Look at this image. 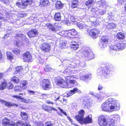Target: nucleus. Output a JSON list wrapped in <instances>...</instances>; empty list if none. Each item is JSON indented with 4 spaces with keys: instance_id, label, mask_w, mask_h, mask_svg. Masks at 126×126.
I'll list each match as a JSON object with an SVG mask.
<instances>
[{
    "instance_id": "nucleus-58",
    "label": "nucleus",
    "mask_w": 126,
    "mask_h": 126,
    "mask_svg": "<svg viewBox=\"0 0 126 126\" xmlns=\"http://www.w3.org/2000/svg\"><path fill=\"white\" fill-rule=\"evenodd\" d=\"M78 26L80 29H83L84 26V25L80 23L78 24Z\"/></svg>"
},
{
    "instance_id": "nucleus-28",
    "label": "nucleus",
    "mask_w": 126,
    "mask_h": 126,
    "mask_svg": "<svg viewBox=\"0 0 126 126\" xmlns=\"http://www.w3.org/2000/svg\"><path fill=\"white\" fill-rule=\"evenodd\" d=\"M41 4L44 6H48L50 2L48 0H42L40 2Z\"/></svg>"
},
{
    "instance_id": "nucleus-19",
    "label": "nucleus",
    "mask_w": 126,
    "mask_h": 126,
    "mask_svg": "<svg viewBox=\"0 0 126 126\" xmlns=\"http://www.w3.org/2000/svg\"><path fill=\"white\" fill-rule=\"evenodd\" d=\"M69 37L73 38V36L77 34V32L75 29H73L69 30Z\"/></svg>"
},
{
    "instance_id": "nucleus-56",
    "label": "nucleus",
    "mask_w": 126,
    "mask_h": 126,
    "mask_svg": "<svg viewBox=\"0 0 126 126\" xmlns=\"http://www.w3.org/2000/svg\"><path fill=\"white\" fill-rule=\"evenodd\" d=\"M51 69L48 66H47L45 68V71L47 72H49L50 71V70Z\"/></svg>"
},
{
    "instance_id": "nucleus-3",
    "label": "nucleus",
    "mask_w": 126,
    "mask_h": 126,
    "mask_svg": "<svg viewBox=\"0 0 126 126\" xmlns=\"http://www.w3.org/2000/svg\"><path fill=\"white\" fill-rule=\"evenodd\" d=\"M101 67L103 69H101V71L100 72L101 74L100 75H102L105 78H109L110 75V71L112 70L114 68L113 66L110 64L106 65L102 64Z\"/></svg>"
},
{
    "instance_id": "nucleus-7",
    "label": "nucleus",
    "mask_w": 126,
    "mask_h": 126,
    "mask_svg": "<svg viewBox=\"0 0 126 126\" xmlns=\"http://www.w3.org/2000/svg\"><path fill=\"white\" fill-rule=\"evenodd\" d=\"M42 86L44 89L49 90L51 88V82L49 80L44 79L42 83Z\"/></svg>"
},
{
    "instance_id": "nucleus-45",
    "label": "nucleus",
    "mask_w": 126,
    "mask_h": 126,
    "mask_svg": "<svg viewBox=\"0 0 126 126\" xmlns=\"http://www.w3.org/2000/svg\"><path fill=\"white\" fill-rule=\"evenodd\" d=\"M7 87L9 89H12L13 87V84L10 82H8L7 84Z\"/></svg>"
},
{
    "instance_id": "nucleus-29",
    "label": "nucleus",
    "mask_w": 126,
    "mask_h": 126,
    "mask_svg": "<svg viewBox=\"0 0 126 126\" xmlns=\"http://www.w3.org/2000/svg\"><path fill=\"white\" fill-rule=\"evenodd\" d=\"M21 101L30 104L34 102V101L31 99H25L22 98Z\"/></svg>"
},
{
    "instance_id": "nucleus-13",
    "label": "nucleus",
    "mask_w": 126,
    "mask_h": 126,
    "mask_svg": "<svg viewBox=\"0 0 126 126\" xmlns=\"http://www.w3.org/2000/svg\"><path fill=\"white\" fill-rule=\"evenodd\" d=\"M3 121L2 124L4 126H6L7 125L10 126H15L16 124L15 122L13 121H10V120L8 119H5L3 120Z\"/></svg>"
},
{
    "instance_id": "nucleus-27",
    "label": "nucleus",
    "mask_w": 126,
    "mask_h": 126,
    "mask_svg": "<svg viewBox=\"0 0 126 126\" xmlns=\"http://www.w3.org/2000/svg\"><path fill=\"white\" fill-rule=\"evenodd\" d=\"M94 2L93 0H89L85 3L86 5L89 8L93 6Z\"/></svg>"
},
{
    "instance_id": "nucleus-22",
    "label": "nucleus",
    "mask_w": 126,
    "mask_h": 126,
    "mask_svg": "<svg viewBox=\"0 0 126 126\" xmlns=\"http://www.w3.org/2000/svg\"><path fill=\"white\" fill-rule=\"evenodd\" d=\"M80 91L78 89L76 88H74L73 90H71L67 94V95L68 96H71L76 93L79 92Z\"/></svg>"
},
{
    "instance_id": "nucleus-47",
    "label": "nucleus",
    "mask_w": 126,
    "mask_h": 126,
    "mask_svg": "<svg viewBox=\"0 0 126 126\" xmlns=\"http://www.w3.org/2000/svg\"><path fill=\"white\" fill-rule=\"evenodd\" d=\"M15 90L16 91H19L20 92L21 91V89L20 86H16L14 88Z\"/></svg>"
},
{
    "instance_id": "nucleus-46",
    "label": "nucleus",
    "mask_w": 126,
    "mask_h": 126,
    "mask_svg": "<svg viewBox=\"0 0 126 126\" xmlns=\"http://www.w3.org/2000/svg\"><path fill=\"white\" fill-rule=\"evenodd\" d=\"M12 80L14 82L16 83L19 82V81L18 78L15 77H14L12 79Z\"/></svg>"
},
{
    "instance_id": "nucleus-2",
    "label": "nucleus",
    "mask_w": 126,
    "mask_h": 126,
    "mask_svg": "<svg viewBox=\"0 0 126 126\" xmlns=\"http://www.w3.org/2000/svg\"><path fill=\"white\" fill-rule=\"evenodd\" d=\"M75 61L74 62L71 61V59L69 58L63 60V62L64 63H66L68 65L66 66L72 68L70 70L69 69H65L63 72L64 73L69 74H73L75 73L77 71L79 70L78 68L79 67H77L78 65L75 63Z\"/></svg>"
},
{
    "instance_id": "nucleus-33",
    "label": "nucleus",
    "mask_w": 126,
    "mask_h": 126,
    "mask_svg": "<svg viewBox=\"0 0 126 126\" xmlns=\"http://www.w3.org/2000/svg\"><path fill=\"white\" fill-rule=\"evenodd\" d=\"M69 30H68L63 31L61 32V33H61L62 35L63 36H68L69 37Z\"/></svg>"
},
{
    "instance_id": "nucleus-62",
    "label": "nucleus",
    "mask_w": 126,
    "mask_h": 126,
    "mask_svg": "<svg viewBox=\"0 0 126 126\" xmlns=\"http://www.w3.org/2000/svg\"><path fill=\"white\" fill-rule=\"evenodd\" d=\"M60 96L59 95H55L54 97V100H59L60 99Z\"/></svg>"
},
{
    "instance_id": "nucleus-54",
    "label": "nucleus",
    "mask_w": 126,
    "mask_h": 126,
    "mask_svg": "<svg viewBox=\"0 0 126 126\" xmlns=\"http://www.w3.org/2000/svg\"><path fill=\"white\" fill-rule=\"evenodd\" d=\"M45 126H53V125L52 123L50 122H46L45 124Z\"/></svg>"
},
{
    "instance_id": "nucleus-42",
    "label": "nucleus",
    "mask_w": 126,
    "mask_h": 126,
    "mask_svg": "<svg viewBox=\"0 0 126 126\" xmlns=\"http://www.w3.org/2000/svg\"><path fill=\"white\" fill-rule=\"evenodd\" d=\"M13 53L16 54L18 55L20 53V50L17 48H14L12 50Z\"/></svg>"
},
{
    "instance_id": "nucleus-20",
    "label": "nucleus",
    "mask_w": 126,
    "mask_h": 126,
    "mask_svg": "<svg viewBox=\"0 0 126 126\" xmlns=\"http://www.w3.org/2000/svg\"><path fill=\"white\" fill-rule=\"evenodd\" d=\"M32 0H22V5L24 7H25L24 8H25L28 5H30L32 4Z\"/></svg>"
},
{
    "instance_id": "nucleus-10",
    "label": "nucleus",
    "mask_w": 126,
    "mask_h": 126,
    "mask_svg": "<svg viewBox=\"0 0 126 126\" xmlns=\"http://www.w3.org/2000/svg\"><path fill=\"white\" fill-rule=\"evenodd\" d=\"M23 59L24 61H32V56L30 53L28 52H26L23 54Z\"/></svg>"
},
{
    "instance_id": "nucleus-6",
    "label": "nucleus",
    "mask_w": 126,
    "mask_h": 126,
    "mask_svg": "<svg viewBox=\"0 0 126 126\" xmlns=\"http://www.w3.org/2000/svg\"><path fill=\"white\" fill-rule=\"evenodd\" d=\"M108 42V38L107 36H104L102 37L100 40V42L99 45L100 47L102 48L106 47Z\"/></svg>"
},
{
    "instance_id": "nucleus-26",
    "label": "nucleus",
    "mask_w": 126,
    "mask_h": 126,
    "mask_svg": "<svg viewBox=\"0 0 126 126\" xmlns=\"http://www.w3.org/2000/svg\"><path fill=\"white\" fill-rule=\"evenodd\" d=\"M55 20L57 21H60L61 19V14L59 12L56 13L54 17Z\"/></svg>"
},
{
    "instance_id": "nucleus-31",
    "label": "nucleus",
    "mask_w": 126,
    "mask_h": 126,
    "mask_svg": "<svg viewBox=\"0 0 126 126\" xmlns=\"http://www.w3.org/2000/svg\"><path fill=\"white\" fill-rule=\"evenodd\" d=\"M47 27L52 31L55 32H56V30L54 26L50 24H47Z\"/></svg>"
},
{
    "instance_id": "nucleus-57",
    "label": "nucleus",
    "mask_w": 126,
    "mask_h": 126,
    "mask_svg": "<svg viewBox=\"0 0 126 126\" xmlns=\"http://www.w3.org/2000/svg\"><path fill=\"white\" fill-rule=\"evenodd\" d=\"M0 0L6 4H8L9 2V0Z\"/></svg>"
},
{
    "instance_id": "nucleus-23",
    "label": "nucleus",
    "mask_w": 126,
    "mask_h": 126,
    "mask_svg": "<svg viewBox=\"0 0 126 126\" xmlns=\"http://www.w3.org/2000/svg\"><path fill=\"white\" fill-rule=\"evenodd\" d=\"M98 122L100 126H106L107 122L105 119H99Z\"/></svg>"
},
{
    "instance_id": "nucleus-9",
    "label": "nucleus",
    "mask_w": 126,
    "mask_h": 126,
    "mask_svg": "<svg viewBox=\"0 0 126 126\" xmlns=\"http://www.w3.org/2000/svg\"><path fill=\"white\" fill-rule=\"evenodd\" d=\"M82 106L84 108L86 109L90 107L91 103V100L89 98H85L82 101Z\"/></svg>"
},
{
    "instance_id": "nucleus-61",
    "label": "nucleus",
    "mask_w": 126,
    "mask_h": 126,
    "mask_svg": "<svg viewBox=\"0 0 126 126\" xmlns=\"http://www.w3.org/2000/svg\"><path fill=\"white\" fill-rule=\"evenodd\" d=\"M21 116L22 117H24L25 118L27 117V115L26 113L25 112H22L21 115Z\"/></svg>"
},
{
    "instance_id": "nucleus-14",
    "label": "nucleus",
    "mask_w": 126,
    "mask_h": 126,
    "mask_svg": "<svg viewBox=\"0 0 126 126\" xmlns=\"http://www.w3.org/2000/svg\"><path fill=\"white\" fill-rule=\"evenodd\" d=\"M84 114V111L83 110H81L79 111L78 114L76 115L75 118H83V117ZM92 115L90 114L88 115L85 118H92Z\"/></svg>"
},
{
    "instance_id": "nucleus-35",
    "label": "nucleus",
    "mask_w": 126,
    "mask_h": 126,
    "mask_svg": "<svg viewBox=\"0 0 126 126\" xmlns=\"http://www.w3.org/2000/svg\"><path fill=\"white\" fill-rule=\"evenodd\" d=\"M116 27V24L114 23L109 24L107 26V27L108 28L110 29H113L115 28Z\"/></svg>"
},
{
    "instance_id": "nucleus-50",
    "label": "nucleus",
    "mask_w": 126,
    "mask_h": 126,
    "mask_svg": "<svg viewBox=\"0 0 126 126\" xmlns=\"http://www.w3.org/2000/svg\"><path fill=\"white\" fill-rule=\"evenodd\" d=\"M89 58L90 59H93L94 58V54L92 52H90L89 54Z\"/></svg>"
},
{
    "instance_id": "nucleus-18",
    "label": "nucleus",
    "mask_w": 126,
    "mask_h": 126,
    "mask_svg": "<svg viewBox=\"0 0 126 126\" xmlns=\"http://www.w3.org/2000/svg\"><path fill=\"white\" fill-rule=\"evenodd\" d=\"M37 34V31L36 30L34 29L30 31L27 33V35L30 37H35Z\"/></svg>"
},
{
    "instance_id": "nucleus-40",
    "label": "nucleus",
    "mask_w": 126,
    "mask_h": 126,
    "mask_svg": "<svg viewBox=\"0 0 126 126\" xmlns=\"http://www.w3.org/2000/svg\"><path fill=\"white\" fill-rule=\"evenodd\" d=\"M120 22L124 24H126V17L122 16L120 20Z\"/></svg>"
},
{
    "instance_id": "nucleus-15",
    "label": "nucleus",
    "mask_w": 126,
    "mask_h": 126,
    "mask_svg": "<svg viewBox=\"0 0 126 126\" xmlns=\"http://www.w3.org/2000/svg\"><path fill=\"white\" fill-rule=\"evenodd\" d=\"M76 120L81 124H87L92 122V119H76Z\"/></svg>"
},
{
    "instance_id": "nucleus-55",
    "label": "nucleus",
    "mask_w": 126,
    "mask_h": 126,
    "mask_svg": "<svg viewBox=\"0 0 126 126\" xmlns=\"http://www.w3.org/2000/svg\"><path fill=\"white\" fill-rule=\"evenodd\" d=\"M16 124L17 126H23V123L20 121H18L16 122Z\"/></svg>"
},
{
    "instance_id": "nucleus-37",
    "label": "nucleus",
    "mask_w": 126,
    "mask_h": 126,
    "mask_svg": "<svg viewBox=\"0 0 126 126\" xmlns=\"http://www.w3.org/2000/svg\"><path fill=\"white\" fill-rule=\"evenodd\" d=\"M7 82L5 81L1 83L0 85V89L1 90H3L7 86Z\"/></svg>"
},
{
    "instance_id": "nucleus-32",
    "label": "nucleus",
    "mask_w": 126,
    "mask_h": 126,
    "mask_svg": "<svg viewBox=\"0 0 126 126\" xmlns=\"http://www.w3.org/2000/svg\"><path fill=\"white\" fill-rule=\"evenodd\" d=\"M71 48L74 49L75 50L77 49L79 47V45L76 43L71 44L70 46Z\"/></svg>"
},
{
    "instance_id": "nucleus-36",
    "label": "nucleus",
    "mask_w": 126,
    "mask_h": 126,
    "mask_svg": "<svg viewBox=\"0 0 126 126\" xmlns=\"http://www.w3.org/2000/svg\"><path fill=\"white\" fill-rule=\"evenodd\" d=\"M4 102L5 105L8 107L13 106H16V107L18 106L17 105L13 103H9L6 101H4Z\"/></svg>"
},
{
    "instance_id": "nucleus-39",
    "label": "nucleus",
    "mask_w": 126,
    "mask_h": 126,
    "mask_svg": "<svg viewBox=\"0 0 126 126\" xmlns=\"http://www.w3.org/2000/svg\"><path fill=\"white\" fill-rule=\"evenodd\" d=\"M7 56L8 59L11 60L13 59V55L10 52L7 51Z\"/></svg>"
},
{
    "instance_id": "nucleus-17",
    "label": "nucleus",
    "mask_w": 126,
    "mask_h": 126,
    "mask_svg": "<svg viewBox=\"0 0 126 126\" xmlns=\"http://www.w3.org/2000/svg\"><path fill=\"white\" fill-rule=\"evenodd\" d=\"M42 107L44 110L49 112H51L52 110L53 111H56V110L55 109L52 107H49L46 105H43L42 106Z\"/></svg>"
},
{
    "instance_id": "nucleus-21",
    "label": "nucleus",
    "mask_w": 126,
    "mask_h": 126,
    "mask_svg": "<svg viewBox=\"0 0 126 126\" xmlns=\"http://www.w3.org/2000/svg\"><path fill=\"white\" fill-rule=\"evenodd\" d=\"M115 122L113 119H109L107 122V126H116L115 125Z\"/></svg>"
},
{
    "instance_id": "nucleus-52",
    "label": "nucleus",
    "mask_w": 126,
    "mask_h": 126,
    "mask_svg": "<svg viewBox=\"0 0 126 126\" xmlns=\"http://www.w3.org/2000/svg\"><path fill=\"white\" fill-rule=\"evenodd\" d=\"M100 98H101L105 96L106 95V93L105 92L102 91L100 92Z\"/></svg>"
},
{
    "instance_id": "nucleus-48",
    "label": "nucleus",
    "mask_w": 126,
    "mask_h": 126,
    "mask_svg": "<svg viewBox=\"0 0 126 126\" xmlns=\"http://www.w3.org/2000/svg\"><path fill=\"white\" fill-rule=\"evenodd\" d=\"M82 53L84 56L86 57H88L90 52L87 51H82Z\"/></svg>"
},
{
    "instance_id": "nucleus-44",
    "label": "nucleus",
    "mask_w": 126,
    "mask_h": 126,
    "mask_svg": "<svg viewBox=\"0 0 126 126\" xmlns=\"http://www.w3.org/2000/svg\"><path fill=\"white\" fill-rule=\"evenodd\" d=\"M60 47L61 49L63 48H65L66 47V44L64 42L61 43L60 42Z\"/></svg>"
},
{
    "instance_id": "nucleus-12",
    "label": "nucleus",
    "mask_w": 126,
    "mask_h": 126,
    "mask_svg": "<svg viewBox=\"0 0 126 126\" xmlns=\"http://www.w3.org/2000/svg\"><path fill=\"white\" fill-rule=\"evenodd\" d=\"M28 66H18L16 67V72L20 73L23 72L26 73L28 71Z\"/></svg>"
},
{
    "instance_id": "nucleus-38",
    "label": "nucleus",
    "mask_w": 126,
    "mask_h": 126,
    "mask_svg": "<svg viewBox=\"0 0 126 126\" xmlns=\"http://www.w3.org/2000/svg\"><path fill=\"white\" fill-rule=\"evenodd\" d=\"M97 6L100 7L102 5H104L105 4V2L104 0H99L96 2Z\"/></svg>"
},
{
    "instance_id": "nucleus-49",
    "label": "nucleus",
    "mask_w": 126,
    "mask_h": 126,
    "mask_svg": "<svg viewBox=\"0 0 126 126\" xmlns=\"http://www.w3.org/2000/svg\"><path fill=\"white\" fill-rule=\"evenodd\" d=\"M97 12L100 15H103L106 13L105 10L99 9L97 10Z\"/></svg>"
},
{
    "instance_id": "nucleus-43",
    "label": "nucleus",
    "mask_w": 126,
    "mask_h": 126,
    "mask_svg": "<svg viewBox=\"0 0 126 126\" xmlns=\"http://www.w3.org/2000/svg\"><path fill=\"white\" fill-rule=\"evenodd\" d=\"M16 5L18 6V7L22 9H24L25 7H24L23 5H22V3H21L19 2H18L16 3Z\"/></svg>"
},
{
    "instance_id": "nucleus-53",
    "label": "nucleus",
    "mask_w": 126,
    "mask_h": 126,
    "mask_svg": "<svg viewBox=\"0 0 126 126\" xmlns=\"http://www.w3.org/2000/svg\"><path fill=\"white\" fill-rule=\"evenodd\" d=\"M111 118H119L120 117L118 114H115L111 116Z\"/></svg>"
},
{
    "instance_id": "nucleus-5",
    "label": "nucleus",
    "mask_w": 126,
    "mask_h": 126,
    "mask_svg": "<svg viewBox=\"0 0 126 126\" xmlns=\"http://www.w3.org/2000/svg\"><path fill=\"white\" fill-rule=\"evenodd\" d=\"M126 44L123 42H118L114 45H112L110 47V49L114 51H118L120 49H124L126 46Z\"/></svg>"
},
{
    "instance_id": "nucleus-30",
    "label": "nucleus",
    "mask_w": 126,
    "mask_h": 126,
    "mask_svg": "<svg viewBox=\"0 0 126 126\" xmlns=\"http://www.w3.org/2000/svg\"><path fill=\"white\" fill-rule=\"evenodd\" d=\"M56 7L58 9H60L63 7V4L60 1H57L56 3Z\"/></svg>"
},
{
    "instance_id": "nucleus-63",
    "label": "nucleus",
    "mask_w": 126,
    "mask_h": 126,
    "mask_svg": "<svg viewBox=\"0 0 126 126\" xmlns=\"http://www.w3.org/2000/svg\"><path fill=\"white\" fill-rule=\"evenodd\" d=\"M68 82H69L73 85H74V84L75 83V81L74 80H72V79L70 80L69 81H68Z\"/></svg>"
},
{
    "instance_id": "nucleus-25",
    "label": "nucleus",
    "mask_w": 126,
    "mask_h": 126,
    "mask_svg": "<svg viewBox=\"0 0 126 126\" xmlns=\"http://www.w3.org/2000/svg\"><path fill=\"white\" fill-rule=\"evenodd\" d=\"M79 5V1L77 0H73L71 3V7L72 8H75L78 7Z\"/></svg>"
},
{
    "instance_id": "nucleus-59",
    "label": "nucleus",
    "mask_w": 126,
    "mask_h": 126,
    "mask_svg": "<svg viewBox=\"0 0 126 126\" xmlns=\"http://www.w3.org/2000/svg\"><path fill=\"white\" fill-rule=\"evenodd\" d=\"M92 25H94V26H96L99 25V23L96 21H94L92 22Z\"/></svg>"
},
{
    "instance_id": "nucleus-41",
    "label": "nucleus",
    "mask_w": 126,
    "mask_h": 126,
    "mask_svg": "<svg viewBox=\"0 0 126 126\" xmlns=\"http://www.w3.org/2000/svg\"><path fill=\"white\" fill-rule=\"evenodd\" d=\"M67 82V83L66 82V83L65 85V87H64V88H71L74 85L68 82Z\"/></svg>"
},
{
    "instance_id": "nucleus-11",
    "label": "nucleus",
    "mask_w": 126,
    "mask_h": 126,
    "mask_svg": "<svg viewBox=\"0 0 126 126\" xmlns=\"http://www.w3.org/2000/svg\"><path fill=\"white\" fill-rule=\"evenodd\" d=\"M89 32L91 36L95 38L98 36L99 31L97 29L94 28L90 30Z\"/></svg>"
},
{
    "instance_id": "nucleus-51",
    "label": "nucleus",
    "mask_w": 126,
    "mask_h": 126,
    "mask_svg": "<svg viewBox=\"0 0 126 126\" xmlns=\"http://www.w3.org/2000/svg\"><path fill=\"white\" fill-rule=\"evenodd\" d=\"M12 97L13 98H16V99H19L21 100V99L22 98V97H21V96L17 95H13L12 96Z\"/></svg>"
},
{
    "instance_id": "nucleus-60",
    "label": "nucleus",
    "mask_w": 126,
    "mask_h": 126,
    "mask_svg": "<svg viewBox=\"0 0 126 126\" xmlns=\"http://www.w3.org/2000/svg\"><path fill=\"white\" fill-rule=\"evenodd\" d=\"M39 61V63H40L42 64L44 63V60H43L42 58L40 57L38 59Z\"/></svg>"
},
{
    "instance_id": "nucleus-8",
    "label": "nucleus",
    "mask_w": 126,
    "mask_h": 126,
    "mask_svg": "<svg viewBox=\"0 0 126 126\" xmlns=\"http://www.w3.org/2000/svg\"><path fill=\"white\" fill-rule=\"evenodd\" d=\"M40 48L43 52H48L50 50V45L46 43H45L41 44L40 46Z\"/></svg>"
},
{
    "instance_id": "nucleus-64",
    "label": "nucleus",
    "mask_w": 126,
    "mask_h": 126,
    "mask_svg": "<svg viewBox=\"0 0 126 126\" xmlns=\"http://www.w3.org/2000/svg\"><path fill=\"white\" fill-rule=\"evenodd\" d=\"M70 19L72 21L74 22L75 21V19L73 16H71Z\"/></svg>"
},
{
    "instance_id": "nucleus-34",
    "label": "nucleus",
    "mask_w": 126,
    "mask_h": 126,
    "mask_svg": "<svg viewBox=\"0 0 126 126\" xmlns=\"http://www.w3.org/2000/svg\"><path fill=\"white\" fill-rule=\"evenodd\" d=\"M117 37L119 39L123 40L124 38V35L123 33L120 32L117 34Z\"/></svg>"
},
{
    "instance_id": "nucleus-1",
    "label": "nucleus",
    "mask_w": 126,
    "mask_h": 126,
    "mask_svg": "<svg viewBox=\"0 0 126 126\" xmlns=\"http://www.w3.org/2000/svg\"><path fill=\"white\" fill-rule=\"evenodd\" d=\"M120 104L118 101L112 98H110L103 104L101 106L102 110L109 111L111 110H118L120 109Z\"/></svg>"
},
{
    "instance_id": "nucleus-16",
    "label": "nucleus",
    "mask_w": 126,
    "mask_h": 126,
    "mask_svg": "<svg viewBox=\"0 0 126 126\" xmlns=\"http://www.w3.org/2000/svg\"><path fill=\"white\" fill-rule=\"evenodd\" d=\"M66 83L65 80L62 78H58L57 80V84L63 88L65 87Z\"/></svg>"
},
{
    "instance_id": "nucleus-4",
    "label": "nucleus",
    "mask_w": 126,
    "mask_h": 126,
    "mask_svg": "<svg viewBox=\"0 0 126 126\" xmlns=\"http://www.w3.org/2000/svg\"><path fill=\"white\" fill-rule=\"evenodd\" d=\"M91 74H89L88 75H85L84 76H67L65 78V79L66 81L67 82L68 81V80H70L71 79H72L73 78H74L76 79H78L79 77L80 78V79L81 80H86L88 79H91Z\"/></svg>"
},
{
    "instance_id": "nucleus-24",
    "label": "nucleus",
    "mask_w": 126,
    "mask_h": 126,
    "mask_svg": "<svg viewBox=\"0 0 126 126\" xmlns=\"http://www.w3.org/2000/svg\"><path fill=\"white\" fill-rule=\"evenodd\" d=\"M28 82L26 80H23L21 81L20 85L23 89H26L27 88V85Z\"/></svg>"
}]
</instances>
